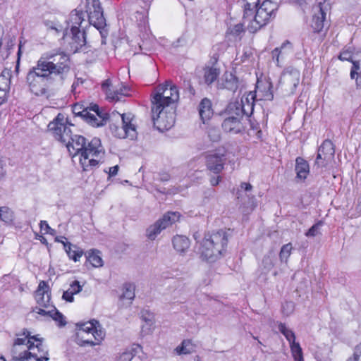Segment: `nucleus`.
I'll list each match as a JSON object with an SVG mask.
<instances>
[{"mask_svg": "<svg viewBox=\"0 0 361 361\" xmlns=\"http://www.w3.org/2000/svg\"><path fill=\"white\" fill-rule=\"evenodd\" d=\"M67 119L59 114L48 125V131L59 142L66 147L73 157L78 156L83 171H90L98 166L105 151L100 139L93 137L90 141L84 136L73 134Z\"/></svg>", "mask_w": 361, "mask_h": 361, "instance_id": "nucleus-1", "label": "nucleus"}, {"mask_svg": "<svg viewBox=\"0 0 361 361\" xmlns=\"http://www.w3.org/2000/svg\"><path fill=\"white\" fill-rule=\"evenodd\" d=\"M70 71L69 56L64 52L42 55L27 75L30 90L37 96H48L49 85L55 78L61 83Z\"/></svg>", "mask_w": 361, "mask_h": 361, "instance_id": "nucleus-2", "label": "nucleus"}, {"mask_svg": "<svg viewBox=\"0 0 361 361\" xmlns=\"http://www.w3.org/2000/svg\"><path fill=\"white\" fill-rule=\"evenodd\" d=\"M85 16L82 11L74 10L70 13L66 27L61 25H54L51 27L56 32L63 34L62 39L69 44L71 50L73 52L77 51L86 43L85 32L80 29Z\"/></svg>", "mask_w": 361, "mask_h": 361, "instance_id": "nucleus-3", "label": "nucleus"}, {"mask_svg": "<svg viewBox=\"0 0 361 361\" xmlns=\"http://www.w3.org/2000/svg\"><path fill=\"white\" fill-rule=\"evenodd\" d=\"M248 97L242 98L240 102H233L228 104L226 112L228 116L222 123L223 129L229 133L237 134L242 131L241 119L244 115L250 116L254 110V96L250 94Z\"/></svg>", "mask_w": 361, "mask_h": 361, "instance_id": "nucleus-4", "label": "nucleus"}, {"mask_svg": "<svg viewBox=\"0 0 361 361\" xmlns=\"http://www.w3.org/2000/svg\"><path fill=\"white\" fill-rule=\"evenodd\" d=\"M276 9V4L270 0L264 1L251 12L250 16H243V22L246 25V29L250 32H256L274 18Z\"/></svg>", "mask_w": 361, "mask_h": 361, "instance_id": "nucleus-5", "label": "nucleus"}, {"mask_svg": "<svg viewBox=\"0 0 361 361\" xmlns=\"http://www.w3.org/2000/svg\"><path fill=\"white\" fill-rule=\"evenodd\" d=\"M227 243V235L224 231L206 234L199 247L201 257L210 262L215 261L225 250Z\"/></svg>", "mask_w": 361, "mask_h": 361, "instance_id": "nucleus-6", "label": "nucleus"}, {"mask_svg": "<svg viewBox=\"0 0 361 361\" xmlns=\"http://www.w3.org/2000/svg\"><path fill=\"white\" fill-rule=\"evenodd\" d=\"M179 100V92L176 85L171 82L159 85L151 95V102L153 106L165 107H176Z\"/></svg>", "mask_w": 361, "mask_h": 361, "instance_id": "nucleus-7", "label": "nucleus"}, {"mask_svg": "<svg viewBox=\"0 0 361 361\" xmlns=\"http://www.w3.org/2000/svg\"><path fill=\"white\" fill-rule=\"evenodd\" d=\"M110 118L112 121L121 118V126H118L114 123L110 126L112 133L116 137L118 138L128 137L130 140L137 137L135 126L133 123V115L132 114H120L117 111H113Z\"/></svg>", "mask_w": 361, "mask_h": 361, "instance_id": "nucleus-8", "label": "nucleus"}, {"mask_svg": "<svg viewBox=\"0 0 361 361\" xmlns=\"http://www.w3.org/2000/svg\"><path fill=\"white\" fill-rule=\"evenodd\" d=\"M151 111L154 126L159 131L167 130L174 126L176 107L152 105Z\"/></svg>", "mask_w": 361, "mask_h": 361, "instance_id": "nucleus-9", "label": "nucleus"}, {"mask_svg": "<svg viewBox=\"0 0 361 361\" xmlns=\"http://www.w3.org/2000/svg\"><path fill=\"white\" fill-rule=\"evenodd\" d=\"M73 111L75 115L82 117L87 123L94 127L104 125L108 119L107 114L100 111L97 104H90V106L83 108L82 105L76 104L73 106Z\"/></svg>", "mask_w": 361, "mask_h": 361, "instance_id": "nucleus-10", "label": "nucleus"}, {"mask_svg": "<svg viewBox=\"0 0 361 361\" xmlns=\"http://www.w3.org/2000/svg\"><path fill=\"white\" fill-rule=\"evenodd\" d=\"M86 12L90 23L97 30L104 29L106 26V20L99 0H86Z\"/></svg>", "mask_w": 361, "mask_h": 361, "instance_id": "nucleus-11", "label": "nucleus"}, {"mask_svg": "<svg viewBox=\"0 0 361 361\" xmlns=\"http://www.w3.org/2000/svg\"><path fill=\"white\" fill-rule=\"evenodd\" d=\"M300 80V71L293 67H288L281 73L279 83L287 94H293L295 92Z\"/></svg>", "mask_w": 361, "mask_h": 361, "instance_id": "nucleus-12", "label": "nucleus"}, {"mask_svg": "<svg viewBox=\"0 0 361 361\" xmlns=\"http://www.w3.org/2000/svg\"><path fill=\"white\" fill-rule=\"evenodd\" d=\"M226 149L224 147H219L209 152L206 156V164L209 170L215 173H220L226 161Z\"/></svg>", "mask_w": 361, "mask_h": 361, "instance_id": "nucleus-13", "label": "nucleus"}, {"mask_svg": "<svg viewBox=\"0 0 361 361\" xmlns=\"http://www.w3.org/2000/svg\"><path fill=\"white\" fill-rule=\"evenodd\" d=\"M334 145L330 140H325L318 148L314 165L318 168L326 167L334 159Z\"/></svg>", "mask_w": 361, "mask_h": 361, "instance_id": "nucleus-14", "label": "nucleus"}, {"mask_svg": "<svg viewBox=\"0 0 361 361\" xmlns=\"http://www.w3.org/2000/svg\"><path fill=\"white\" fill-rule=\"evenodd\" d=\"M102 90L105 93L106 99L111 102H118L123 97L128 96V88L123 84L114 85L111 79H106L102 83Z\"/></svg>", "mask_w": 361, "mask_h": 361, "instance_id": "nucleus-15", "label": "nucleus"}, {"mask_svg": "<svg viewBox=\"0 0 361 361\" xmlns=\"http://www.w3.org/2000/svg\"><path fill=\"white\" fill-rule=\"evenodd\" d=\"M76 327L78 331L91 334L94 338H104L106 335L105 330L100 322L94 319L78 323Z\"/></svg>", "mask_w": 361, "mask_h": 361, "instance_id": "nucleus-16", "label": "nucleus"}, {"mask_svg": "<svg viewBox=\"0 0 361 361\" xmlns=\"http://www.w3.org/2000/svg\"><path fill=\"white\" fill-rule=\"evenodd\" d=\"M314 16L312 21V27L315 32L322 30L328 11V5L325 3H319L314 7Z\"/></svg>", "mask_w": 361, "mask_h": 361, "instance_id": "nucleus-17", "label": "nucleus"}, {"mask_svg": "<svg viewBox=\"0 0 361 361\" xmlns=\"http://www.w3.org/2000/svg\"><path fill=\"white\" fill-rule=\"evenodd\" d=\"M42 340L30 341L28 345L29 358L33 357L37 361H47L49 360L48 353L42 344Z\"/></svg>", "mask_w": 361, "mask_h": 361, "instance_id": "nucleus-18", "label": "nucleus"}, {"mask_svg": "<svg viewBox=\"0 0 361 361\" xmlns=\"http://www.w3.org/2000/svg\"><path fill=\"white\" fill-rule=\"evenodd\" d=\"M37 303L42 307L48 309L51 300L49 287L47 282L41 281L35 294Z\"/></svg>", "mask_w": 361, "mask_h": 361, "instance_id": "nucleus-19", "label": "nucleus"}, {"mask_svg": "<svg viewBox=\"0 0 361 361\" xmlns=\"http://www.w3.org/2000/svg\"><path fill=\"white\" fill-rule=\"evenodd\" d=\"M30 340H16L12 348L13 359L16 361H21L29 359L28 345Z\"/></svg>", "mask_w": 361, "mask_h": 361, "instance_id": "nucleus-20", "label": "nucleus"}, {"mask_svg": "<svg viewBox=\"0 0 361 361\" xmlns=\"http://www.w3.org/2000/svg\"><path fill=\"white\" fill-rule=\"evenodd\" d=\"M199 114L201 120L204 123L209 121L213 115L212 102L207 98L203 99L199 105Z\"/></svg>", "mask_w": 361, "mask_h": 361, "instance_id": "nucleus-21", "label": "nucleus"}, {"mask_svg": "<svg viewBox=\"0 0 361 361\" xmlns=\"http://www.w3.org/2000/svg\"><path fill=\"white\" fill-rule=\"evenodd\" d=\"M194 340H183L181 344L175 348L177 355H188L196 351L198 348L197 342Z\"/></svg>", "mask_w": 361, "mask_h": 361, "instance_id": "nucleus-22", "label": "nucleus"}, {"mask_svg": "<svg viewBox=\"0 0 361 361\" xmlns=\"http://www.w3.org/2000/svg\"><path fill=\"white\" fill-rule=\"evenodd\" d=\"M173 245L174 249L180 254H184L190 247V242L185 235H176L173 237Z\"/></svg>", "mask_w": 361, "mask_h": 361, "instance_id": "nucleus-23", "label": "nucleus"}, {"mask_svg": "<svg viewBox=\"0 0 361 361\" xmlns=\"http://www.w3.org/2000/svg\"><path fill=\"white\" fill-rule=\"evenodd\" d=\"M295 170L297 173V178L301 180H305L310 172L309 164L304 159L297 157L295 160Z\"/></svg>", "mask_w": 361, "mask_h": 361, "instance_id": "nucleus-24", "label": "nucleus"}, {"mask_svg": "<svg viewBox=\"0 0 361 361\" xmlns=\"http://www.w3.org/2000/svg\"><path fill=\"white\" fill-rule=\"evenodd\" d=\"M179 217L180 214L178 212H168L161 219H159L157 222L165 229L176 222Z\"/></svg>", "mask_w": 361, "mask_h": 361, "instance_id": "nucleus-25", "label": "nucleus"}, {"mask_svg": "<svg viewBox=\"0 0 361 361\" xmlns=\"http://www.w3.org/2000/svg\"><path fill=\"white\" fill-rule=\"evenodd\" d=\"M63 246L69 258L72 259L75 262L79 261L80 258L83 255V251L82 250L75 245H73L71 243H63Z\"/></svg>", "mask_w": 361, "mask_h": 361, "instance_id": "nucleus-26", "label": "nucleus"}, {"mask_svg": "<svg viewBox=\"0 0 361 361\" xmlns=\"http://www.w3.org/2000/svg\"><path fill=\"white\" fill-rule=\"evenodd\" d=\"M87 259L93 267H101L103 266V260L99 251H89L87 252Z\"/></svg>", "mask_w": 361, "mask_h": 361, "instance_id": "nucleus-27", "label": "nucleus"}, {"mask_svg": "<svg viewBox=\"0 0 361 361\" xmlns=\"http://www.w3.org/2000/svg\"><path fill=\"white\" fill-rule=\"evenodd\" d=\"M219 73V70L216 68L209 67L205 68L204 75L205 82L208 85L212 83L217 79Z\"/></svg>", "mask_w": 361, "mask_h": 361, "instance_id": "nucleus-28", "label": "nucleus"}, {"mask_svg": "<svg viewBox=\"0 0 361 361\" xmlns=\"http://www.w3.org/2000/svg\"><path fill=\"white\" fill-rule=\"evenodd\" d=\"M290 347L295 361H304L302 348L300 344L295 342V340H292L290 343Z\"/></svg>", "mask_w": 361, "mask_h": 361, "instance_id": "nucleus-29", "label": "nucleus"}, {"mask_svg": "<svg viewBox=\"0 0 361 361\" xmlns=\"http://www.w3.org/2000/svg\"><path fill=\"white\" fill-rule=\"evenodd\" d=\"M11 72L9 69L5 68L0 74V89L10 90Z\"/></svg>", "mask_w": 361, "mask_h": 361, "instance_id": "nucleus-30", "label": "nucleus"}, {"mask_svg": "<svg viewBox=\"0 0 361 361\" xmlns=\"http://www.w3.org/2000/svg\"><path fill=\"white\" fill-rule=\"evenodd\" d=\"M163 230V227L157 221L154 224L147 228L146 235L149 239L153 240Z\"/></svg>", "mask_w": 361, "mask_h": 361, "instance_id": "nucleus-31", "label": "nucleus"}, {"mask_svg": "<svg viewBox=\"0 0 361 361\" xmlns=\"http://www.w3.org/2000/svg\"><path fill=\"white\" fill-rule=\"evenodd\" d=\"M135 286L131 283H126L123 288V293L120 296L121 300H132L135 298Z\"/></svg>", "mask_w": 361, "mask_h": 361, "instance_id": "nucleus-32", "label": "nucleus"}, {"mask_svg": "<svg viewBox=\"0 0 361 361\" xmlns=\"http://www.w3.org/2000/svg\"><path fill=\"white\" fill-rule=\"evenodd\" d=\"M357 57L351 62L353 66L350 71V77L354 79L356 74L361 73V51H357L356 54Z\"/></svg>", "mask_w": 361, "mask_h": 361, "instance_id": "nucleus-33", "label": "nucleus"}, {"mask_svg": "<svg viewBox=\"0 0 361 361\" xmlns=\"http://www.w3.org/2000/svg\"><path fill=\"white\" fill-rule=\"evenodd\" d=\"M292 250L293 247L290 243L282 246L279 252V259L281 262L286 264L288 262V259L291 254Z\"/></svg>", "mask_w": 361, "mask_h": 361, "instance_id": "nucleus-34", "label": "nucleus"}, {"mask_svg": "<svg viewBox=\"0 0 361 361\" xmlns=\"http://www.w3.org/2000/svg\"><path fill=\"white\" fill-rule=\"evenodd\" d=\"M244 13L243 16H250L251 12L259 5V0H243Z\"/></svg>", "mask_w": 361, "mask_h": 361, "instance_id": "nucleus-35", "label": "nucleus"}, {"mask_svg": "<svg viewBox=\"0 0 361 361\" xmlns=\"http://www.w3.org/2000/svg\"><path fill=\"white\" fill-rule=\"evenodd\" d=\"M50 318L54 320L59 326H63L66 324L64 316L54 307H52V313Z\"/></svg>", "mask_w": 361, "mask_h": 361, "instance_id": "nucleus-36", "label": "nucleus"}, {"mask_svg": "<svg viewBox=\"0 0 361 361\" xmlns=\"http://www.w3.org/2000/svg\"><path fill=\"white\" fill-rule=\"evenodd\" d=\"M357 56L353 53V49L350 47H345L341 52L338 59L341 61H352Z\"/></svg>", "mask_w": 361, "mask_h": 361, "instance_id": "nucleus-37", "label": "nucleus"}, {"mask_svg": "<svg viewBox=\"0 0 361 361\" xmlns=\"http://www.w3.org/2000/svg\"><path fill=\"white\" fill-rule=\"evenodd\" d=\"M137 349H141V347L138 345L132 350L124 351L117 357L116 361H131L135 355L133 351L137 352Z\"/></svg>", "mask_w": 361, "mask_h": 361, "instance_id": "nucleus-38", "label": "nucleus"}, {"mask_svg": "<svg viewBox=\"0 0 361 361\" xmlns=\"http://www.w3.org/2000/svg\"><path fill=\"white\" fill-rule=\"evenodd\" d=\"M13 212L8 207H0V219L6 223L12 221Z\"/></svg>", "mask_w": 361, "mask_h": 361, "instance_id": "nucleus-39", "label": "nucleus"}, {"mask_svg": "<svg viewBox=\"0 0 361 361\" xmlns=\"http://www.w3.org/2000/svg\"><path fill=\"white\" fill-rule=\"evenodd\" d=\"M287 47H288V48L290 49H292L291 44L288 41H286L284 43H283V44L281 45V47L280 48H279V47L275 48L272 51V53H271L272 58H273V59H276L277 63H279V56L282 53V50Z\"/></svg>", "mask_w": 361, "mask_h": 361, "instance_id": "nucleus-40", "label": "nucleus"}, {"mask_svg": "<svg viewBox=\"0 0 361 361\" xmlns=\"http://www.w3.org/2000/svg\"><path fill=\"white\" fill-rule=\"evenodd\" d=\"M244 27H246V25L243 21L242 23H238L228 29V32L233 36H238L244 32Z\"/></svg>", "mask_w": 361, "mask_h": 361, "instance_id": "nucleus-41", "label": "nucleus"}, {"mask_svg": "<svg viewBox=\"0 0 361 361\" xmlns=\"http://www.w3.org/2000/svg\"><path fill=\"white\" fill-rule=\"evenodd\" d=\"M279 330L286 337V338H295V336L293 331L285 326V324L280 323L279 324Z\"/></svg>", "mask_w": 361, "mask_h": 361, "instance_id": "nucleus-42", "label": "nucleus"}, {"mask_svg": "<svg viewBox=\"0 0 361 361\" xmlns=\"http://www.w3.org/2000/svg\"><path fill=\"white\" fill-rule=\"evenodd\" d=\"M322 222L319 221L314 224L305 233L307 237H314L319 234V231L322 226Z\"/></svg>", "mask_w": 361, "mask_h": 361, "instance_id": "nucleus-43", "label": "nucleus"}, {"mask_svg": "<svg viewBox=\"0 0 361 361\" xmlns=\"http://www.w3.org/2000/svg\"><path fill=\"white\" fill-rule=\"evenodd\" d=\"M154 316L153 313L148 310H143L142 312V319L147 323V325L151 326L154 324Z\"/></svg>", "mask_w": 361, "mask_h": 361, "instance_id": "nucleus-44", "label": "nucleus"}, {"mask_svg": "<svg viewBox=\"0 0 361 361\" xmlns=\"http://www.w3.org/2000/svg\"><path fill=\"white\" fill-rule=\"evenodd\" d=\"M230 77L231 79L229 80L226 79L225 87L228 90L235 91L238 87L237 78L233 76L231 74L230 75Z\"/></svg>", "mask_w": 361, "mask_h": 361, "instance_id": "nucleus-45", "label": "nucleus"}, {"mask_svg": "<svg viewBox=\"0 0 361 361\" xmlns=\"http://www.w3.org/2000/svg\"><path fill=\"white\" fill-rule=\"evenodd\" d=\"M77 344L81 347H86V346H94L100 345V341L96 340V341H92L90 340H76Z\"/></svg>", "mask_w": 361, "mask_h": 361, "instance_id": "nucleus-46", "label": "nucleus"}, {"mask_svg": "<svg viewBox=\"0 0 361 361\" xmlns=\"http://www.w3.org/2000/svg\"><path fill=\"white\" fill-rule=\"evenodd\" d=\"M262 263L264 266V268L267 269H271L274 265L273 255H268L265 256L263 259Z\"/></svg>", "mask_w": 361, "mask_h": 361, "instance_id": "nucleus-47", "label": "nucleus"}, {"mask_svg": "<svg viewBox=\"0 0 361 361\" xmlns=\"http://www.w3.org/2000/svg\"><path fill=\"white\" fill-rule=\"evenodd\" d=\"M52 307L51 306L50 310H45L43 309L44 307H35V309L33 310V312L37 313L39 315L44 316V317H51V314L52 313Z\"/></svg>", "mask_w": 361, "mask_h": 361, "instance_id": "nucleus-48", "label": "nucleus"}, {"mask_svg": "<svg viewBox=\"0 0 361 361\" xmlns=\"http://www.w3.org/2000/svg\"><path fill=\"white\" fill-rule=\"evenodd\" d=\"M282 310L283 312L286 315H289L290 314H291L294 310L293 302H286L284 304H283Z\"/></svg>", "mask_w": 361, "mask_h": 361, "instance_id": "nucleus-49", "label": "nucleus"}, {"mask_svg": "<svg viewBox=\"0 0 361 361\" xmlns=\"http://www.w3.org/2000/svg\"><path fill=\"white\" fill-rule=\"evenodd\" d=\"M347 361H361V343L356 346L353 357H350Z\"/></svg>", "mask_w": 361, "mask_h": 361, "instance_id": "nucleus-50", "label": "nucleus"}, {"mask_svg": "<svg viewBox=\"0 0 361 361\" xmlns=\"http://www.w3.org/2000/svg\"><path fill=\"white\" fill-rule=\"evenodd\" d=\"M68 290L74 295L80 293L82 290V287L78 281H75L71 284Z\"/></svg>", "mask_w": 361, "mask_h": 361, "instance_id": "nucleus-51", "label": "nucleus"}, {"mask_svg": "<svg viewBox=\"0 0 361 361\" xmlns=\"http://www.w3.org/2000/svg\"><path fill=\"white\" fill-rule=\"evenodd\" d=\"M209 136L211 137V140L214 142L218 141L220 139L219 132L214 128L209 129Z\"/></svg>", "mask_w": 361, "mask_h": 361, "instance_id": "nucleus-52", "label": "nucleus"}, {"mask_svg": "<svg viewBox=\"0 0 361 361\" xmlns=\"http://www.w3.org/2000/svg\"><path fill=\"white\" fill-rule=\"evenodd\" d=\"M8 92L9 90L8 89H0V105L6 101Z\"/></svg>", "mask_w": 361, "mask_h": 361, "instance_id": "nucleus-53", "label": "nucleus"}, {"mask_svg": "<svg viewBox=\"0 0 361 361\" xmlns=\"http://www.w3.org/2000/svg\"><path fill=\"white\" fill-rule=\"evenodd\" d=\"M272 85L271 83L268 85V90L266 92V93L264 95V99L271 101L274 99V94L271 91Z\"/></svg>", "mask_w": 361, "mask_h": 361, "instance_id": "nucleus-54", "label": "nucleus"}, {"mask_svg": "<svg viewBox=\"0 0 361 361\" xmlns=\"http://www.w3.org/2000/svg\"><path fill=\"white\" fill-rule=\"evenodd\" d=\"M17 336H24L23 338H37L35 336H31L30 332L27 329H23L20 333L16 334Z\"/></svg>", "mask_w": 361, "mask_h": 361, "instance_id": "nucleus-55", "label": "nucleus"}, {"mask_svg": "<svg viewBox=\"0 0 361 361\" xmlns=\"http://www.w3.org/2000/svg\"><path fill=\"white\" fill-rule=\"evenodd\" d=\"M62 298L67 302H71L73 301V294L71 291L67 290L63 292Z\"/></svg>", "mask_w": 361, "mask_h": 361, "instance_id": "nucleus-56", "label": "nucleus"}, {"mask_svg": "<svg viewBox=\"0 0 361 361\" xmlns=\"http://www.w3.org/2000/svg\"><path fill=\"white\" fill-rule=\"evenodd\" d=\"M105 172L109 173V177L114 176L118 173V166L116 165L113 167L109 168V171L104 170Z\"/></svg>", "mask_w": 361, "mask_h": 361, "instance_id": "nucleus-57", "label": "nucleus"}, {"mask_svg": "<svg viewBox=\"0 0 361 361\" xmlns=\"http://www.w3.org/2000/svg\"><path fill=\"white\" fill-rule=\"evenodd\" d=\"M39 226L41 229H44L47 233H49L51 231H54V230L50 228V226H49L46 221H41L39 223Z\"/></svg>", "mask_w": 361, "mask_h": 361, "instance_id": "nucleus-58", "label": "nucleus"}, {"mask_svg": "<svg viewBox=\"0 0 361 361\" xmlns=\"http://www.w3.org/2000/svg\"><path fill=\"white\" fill-rule=\"evenodd\" d=\"M240 188L244 190L245 191H250L252 189V186L249 183H241Z\"/></svg>", "mask_w": 361, "mask_h": 361, "instance_id": "nucleus-59", "label": "nucleus"}, {"mask_svg": "<svg viewBox=\"0 0 361 361\" xmlns=\"http://www.w3.org/2000/svg\"><path fill=\"white\" fill-rule=\"evenodd\" d=\"M83 83V80L81 78H78L72 85V91L74 92L76 87Z\"/></svg>", "mask_w": 361, "mask_h": 361, "instance_id": "nucleus-60", "label": "nucleus"}, {"mask_svg": "<svg viewBox=\"0 0 361 361\" xmlns=\"http://www.w3.org/2000/svg\"><path fill=\"white\" fill-rule=\"evenodd\" d=\"M220 181H221V177L218 176L216 178H211L210 183H211L212 185L216 186V185H217L219 183Z\"/></svg>", "mask_w": 361, "mask_h": 361, "instance_id": "nucleus-61", "label": "nucleus"}, {"mask_svg": "<svg viewBox=\"0 0 361 361\" xmlns=\"http://www.w3.org/2000/svg\"><path fill=\"white\" fill-rule=\"evenodd\" d=\"M355 76L356 77H355V78L356 80L357 87H361V73L356 74Z\"/></svg>", "mask_w": 361, "mask_h": 361, "instance_id": "nucleus-62", "label": "nucleus"}, {"mask_svg": "<svg viewBox=\"0 0 361 361\" xmlns=\"http://www.w3.org/2000/svg\"><path fill=\"white\" fill-rule=\"evenodd\" d=\"M56 241H57V242H60V243H63H63H68V242H63V240H61V239H59V237H56Z\"/></svg>", "mask_w": 361, "mask_h": 361, "instance_id": "nucleus-63", "label": "nucleus"}, {"mask_svg": "<svg viewBox=\"0 0 361 361\" xmlns=\"http://www.w3.org/2000/svg\"><path fill=\"white\" fill-rule=\"evenodd\" d=\"M195 361H202L200 356H198V355L195 357Z\"/></svg>", "mask_w": 361, "mask_h": 361, "instance_id": "nucleus-64", "label": "nucleus"}]
</instances>
